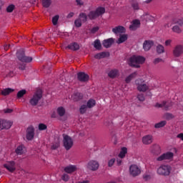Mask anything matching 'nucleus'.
<instances>
[{
  "mask_svg": "<svg viewBox=\"0 0 183 183\" xmlns=\"http://www.w3.org/2000/svg\"><path fill=\"white\" fill-rule=\"evenodd\" d=\"M145 60L144 56L133 55L129 58L128 63L129 66L139 68L140 64H144Z\"/></svg>",
  "mask_w": 183,
  "mask_h": 183,
  "instance_id": "obj_1",
  "label": "nucleus"
},
{
  "mask_svg": "<svg viewBox=\"0 0 183 183\" xmlns=\"http://www.w3.org/2000/svg\"><path fill=\"white\" fill-rule=\"evenodd\" d=\"M105 14V8L104 7H97L95 11H89L88 18L91 21L96 20L99 18V16Z\"/></svg>",
  "mask_w": 183,
  "mask_h": 183,
  "instance_id": "obj_2",
  "label": "nucleus"
},
{
  "mask_svg": "<svg viewBox=\"0 0 183 183\" xmlns=\"http://www.w3.org/2000/svg\"><path fill=\"white\" fill-rule=\"evenodd\" d=\"M62 137L63 147H64L66 150L69 151L72 147H74V139H71L69 135L65 134H62Z\"/></svg>",
  "mask_w": 183,
  "mask_h": 183,
  "instance_id": "obj_3",
  "label": "nucleus"
},
{
  "mask_svg": "<svg viewBox=\"0 0 183 183\" xmlns=\"http://www.w3.org/2000/svg\"><path fill=\"white\" fill-rule=\"evenodd\" d=\"M42 98V92L41 89H38L34 95H33L32 98L30 99V104L32 107H36L39 101Z\"/></svg>",
  "mask_w": 183,
  "mask_h": 183,
  "instance_id": "obj_4",
  "label": "nucleus"
},
{
  "mask_svg": "<svg viewBox=\"0 0 183 183\" xmlns=\"http://www.w3.org/2000/svg\"><path fill=\"white\" fill-rule=\"evenodd\" d=\"M17 57L19 61L24 63H30L33 61L31 56H27L25 55L24 49H20L17 51Z\"/></svg>",
  "mask_w": 183,
  "mask_h": 183,
  "instance_id": "obj_5",
  "label": "nucleus"
},
{
  "mask_svg": "<svg viewBox=\"0 0 183 183\" xmlns=\"http://www.w3.org/2000/svg\"><path fill=\"white\" fill-rule=\"evenodd\" d=\"M135 84L137 86V90L139 92H146L149 89V87L144 84V81L142 79H136Z\"/></svg>",
  "mask_w": 183,
  "mask_h": 183,
  "instance_id": "obj_6",
  "label": "nucleus"
},
{
  "mask_svg": "<svg viewBox=\"0 0 183 183\" xmlns=\"http://www.w3.org/2000/svg\"><path fill=\"white\" fill-rule=\"evenodd\" d=\"M171 172L170 166L162 165L157 169V173L162 176H169Z\"/></svg>",
  "mask_w": 183,
  "mask_h": 183,
  "instance_id": "obj_7",
  "label": "nucleus"
},
{
  "mask_svg": "<svg viewBox=\"0 0 183 183\" xmlns=\"http://www.w3.org/2000/svg\"><path fill=\"white\" fill-rule=\"evenodd\" d=\"M172 54H173V56L176 58H179L182 56V55L183 54V45L182 44L176 45L175 47L173 48Z\"/></svg>",
  "mask_w": 183,
  "mask_h": 183,
  "instance_id": "obj_8",
  "label": "nucleus"
},
{
  "mask_svg": "<svg viewBox=\"0 0 183 183\" xmlns=\"http://www.w3.org/2000/svg\"><path fill=\"white\" fill-rule=\"evenodd\" d=\"M4 168L6 169L10 173H13L16 169L15 161H7L6 164H4Z\"/></svg>",
  "mask_w": 183,
  "mask_h": 183,
  "instance_id": "obj_9",
  "label": "nucleus"
},
{
  "mask_svg": "<svg viewBox=\"0 0 183 183\" xmlns=\"http://www.w3.org/2000/svg\"><path fill=\"white\" fill-rule=\"evenodd\" d=\"M129 174L133 177H137L141 174V169L135 164H132L129 167Z\"/></svg>",
  "mask_w": 183,
  "mask_h": 183,
  "instance_id": "obj_10",
  "label": "nucleus"
},
{
  "mask_svg": "<svg viewBox=\"0 0 183 183\" xmlns=\"http://www.w3.org/2000/svg\"><path fill=\"white\" fill-rule=\"evenodd\" d=\"M35 136V129L33 126H29V128L26 129V138L29 141L33 140Z\"/></svg>",
  "mask_w": 183,
  "mask_h": 183,
  "instance_id": "obj_11",
  "label": "nucleus"
},
{
  "mask_svg": "<svg viewBox=\"0 0 183 183\" xmlns=\"http://www.w3.org/2000/svg\"><path fill=\"white\" fill-rule=\"evenodd\" d=\"M174 157V153L172 152H167L161 156H159L156 160L158 162H162L164 160L171 159Z\"/></svg>",
  "mask_w": 183,
  "mask_h": 183,
  "instance_id": "obj_12",
  "label": "nucleus"
},
{
  "mask_svg": "<svg viewBox=\"0 0 183 183\" xmlns=\"http://www.w3.org/2000/svg\"><path fill=\"white\" fill-rule=\"evenodd\" d=\"M99 164L97 161L90 160L87 164V169L92 171H97L99 169Z\"/></svg>",
  "mask_w": 183,
  "mask_h": 183,
  "instance_id": "obj_13",
  "label": "nucleus"
},
{
  "mask_svg": "<svg viewBox=\"0 0 183 183\" xmlns=\"http://www.w3.org/2000/svg\"><path fill=\"white\" fill-rule=\"evenodd\" d=\"M77 79L80 82H86L89 81V75L85 72L77 73Z\"/></svg>",
  "mask_w": 183,
  "mask_h": 183,
  "instance_id": "obj_14",
  "label": "nucleus"
},
{
  "mask_svg": "<svg viewBox=\"0 0 183 183\" xmlns=\"http://www.w3.org/2000/svg\"><path fill=\"white\" fill-rule=\"evenodd\" d=\"M142 142L144 145L151 144L153 142V136L152 134L144 135L142 137Z\"/></svg>",
  "mask_w": 183,
  "mask_h": 183,
  "instance_id": "obj_15",
  "label": "nucleus"
},
{
  "mask_svg": "<svg viewBox=\"0 0 183 183\" xmlns=\"http://www.w3.org/2000/svg\"><path fill=\"white\" fill-rule=\"evenodd\" d=\"M13 124V122L8 120L1 119V130L3 129H9Z\"/></svg>",
  "mask_w": 183,
  "mask_h": 183,
  "instance_id": "obj_16",
  "label": "nucleus"
},
{
  "mask_svg": "<svg viewBox=\"0 0 183 183\" xmlns=\"http://www.w3.org/2000/svg\"><path fill=\"white\" fill-rule=\"evenodd\" d=\"M114 43V39L113 38H109L102 41V46H104L106 49H109L112 46Z\"/></svg>",
  "mask_w": 183,
  "mask_h": 183,
  "instance_id": "obj_17",
  "label": "nucleus"
},
{
  "mask_svg": "<svg viewBox=\"0 0 183 183\" xmlns=\"http://www.w3.org/2000/svg\"><path fill=\"white\" fill-rule=\"evenodd\" d=\"M154 46V42L150 40H146L143 43V49L144 51H149L152 46Z\"/></svg>",
  "mask_w": 183,
  "mask_h": 183,
  "instance_id": "obj_18",
  "label": "nucleus"
},
{
  "mask_svg": "<svg viewBox=\"0 0 183 183\" xmlns=\"http://www.w3.org/2000/svg\"><path fill=\"white\" fill-rule=\"evenodd\" d=\"M140 21L138 19L133 20L129 26L130 31H136L140 26Z\"/></svg>",
  "mask_w": 183,
  "mask_h": 183,
  "instance_id": "obj_19",
  "label": "nucleus"
},
{
  "mask_svg": "<svg viewBox=\"0 0 183 183\" xmlns=\"http://www.w3.org/2000/svg\"><path fill=\"white\" fill-rule=\"evenodd\" d=\"M77 168L76 166L74 165H69L65 167L64 172L66 174H72L74 173L76 171Z\"/></svg>",
  "mask_w": 183,
  "mask_h": 183,
  "instance_id": "obj_20",
  "label": "nucleus"
},
{
  "mask_svg": "<svg viewBox=\"0 0 183 183\" xmlns=\"http://www.w3.org/2000/svg\"><path fill=\"white\" fill-rule=\"evenodd\" d=\"M112 32L114 34H124L125 32V28L122 26H118L112 29Z\"/></svg>",
  "mask_w": 183,
  "mask_h": 183,
  "instance_id": "obj_21",
  "label": "nucleus"
},
{
  "mask_svg": "<svg viewBox=\"0 0 183 183\" xmlns=\"http://www.w3.org/2000/svg\"><path fill=\"white\" fill-rule=\"evenodd\" d=\"M119 70L117 69H112L108 73V76L112 79H114L117 76H119Z\"/></svg>",
  "mask_w": 183,
  "mask_h": 183,
  "instance_id": "obj_22",
  "label": "nucleus"
},
{
  "mask_svg": "<svg viewBox=\"0 0 183 183\" xmlns=\"http://www.w3.org/2000/svg\"><path fill=\"white\" fill-rule=\"evenodd\" d=\"M67 48L71 51H78L80 49L79 44L76 42L71 43L67 46Z\"/></svg>",
  "mask_w": 183,
  "mask_h": 183,
  "instance_id": "obj_23",
  "label": "nucleus"
},
{
  "mask_svg": "<svg viewBox=\"0 0 183 183\" xmlns=\"http://www.w3.org/2000/svg\"><path fill=\"white\" fill-rule=\"evenodd\" d=\"M72 99L74 102H79L83 98V94L79 92H74V94L71 96Z\"/></svg>",
  "mask_w": 183,
  "mask_h": 183,
  "instance_id": "obj_24",
  "label": "nucleus"
},
{
  "mask_svg": "<svg viewBox=\"0 0 183 183\" xmlns=\"http://www.w3.org/2000/svg\"><path fill=\"white\" fill-rule=\"evenodd\" d=\"M88 15H86V13L81 12L79 14L78 19L82 21L83 23H86L88 20Z\"/></svg>",
  "mask_w": 183,
  "mask_h": 183,
  "instance_id": "obj_25",
  "label": "nucleus"
},
{
  "mask_svg": "<svg viewBox=\"0 0 183 183\" xmlns=\"http://www.w3.org/2000/svg\"><path fill=\"white\" fill-rule=\"evenodd\" d=\"M15 153L18 155H21L25 153V148L23 145L18 146L17 149L15 150Z\"/></svg>",
  "mask_w": 183,
  "mask_h": 183,
  "instance_id": "obj_26",
  "label": "nucleus"
},
{
  "mask_svg": "<svg viewBox=\"0 0 183 183\" xmlns=\"http://www.w3.org/2000/svg\"><path fill=\"white\" fill-rule=\"evenodd\" d=\"M152 153L156 156L161 154V153H162L161 147H159L158 145L154 146Z\"/></svg>",
  "mask_w": 183,
  "mask_h": 183,
  "instance_id": "obj_27",
  "label": "nucleus"
},
{
  "mask_svg": "<svg viewBox=\"0 0 183 183\" xmlns=\"http://www.w3.org/2000/svg\"><path fill=\"white\" fill-rule=\"evenodd\" d=\"M137 73L136 71L130 74L129 76L126 77L125 82L127 84H129V82H131V81H132L134 78L137 76Z\"/></svg>",
  "mask_w": 183,
  "mask_h": 183,
  "instance_id": "obj_28",
  "label": "nucleus"
},
{
  "mask_svg": "<svg viewBox=\"0 0 183 183\" xmlns=\"http://www.w3.org/2000/svg\"><path fill=\"white\" fill-rule=\"evenodd\" d=\"M97 104V102L94 99H89L87 102V104H86V107L87 108H94V107Z\"/></svg>",
  "mask_w": 183,
  "mask_h": 183,
  "instance_id": "obj_29",
  "label": "nucleus"
},
{
  "mask_svg": "<svg viewBox=\"0 0 183 183\" xmlns=\"http://www.w3.org/2000/svg\"><path fill=\"white\" fill-rule=\"evenodd\" d=\"M127 39H128L127 34H122L119 36L117 44H121L124 43L125 41H127Z\"/></svg>",
  "mask_w": 183,
  "mask_h": 183,
  "instance_id": "obj_30",
  "label": "nucleus"
},
{
  "mask_svg": "<svg viewBox=\"0 0 183 183\" xmlns=\"http://www.w3.org/2000/svg\"><path fill=\"white\" fill-rule=\"evenodd\" d=\"M127 154V147H122L120 153L119 154L118 157L119 159H124L125 154Z\"/></svg>",
  "mask_w": 183,
  "mask_h": 183,
  "instance_id": "obj_31",
  "label": "nucleus"
},
{
  "mask_svg": "<svg viewBox=\"0 0 183 183\" xmlns=\"http://www.w3.org/2000/svg\"><path fill=\"white\" fill-rule=\"evenodd\" d=\"M172 24H174V25L176 24L179 26H183V18H178V19H173Z\"/></svg>",
  "mask_w": 183,
  "mask_h": 183,
  "instance_id": "obj_32",
  "label": "nucleus"
},
{
  "mask_svg": "<svg viewBox=\"0 0 183 183\" xmlns=\"http://www.w3.org/2000/svg\"><path fill=\"white\" fill-rule=\"evenodd\" d=\"M41 4L44 8L48 9L52 4V0H42Z\"/></svg>",
  "mask_w": 183,
  "mask_h": 183,
  "instance_id": "obj_33",
  "label": "nucleus"
},
{
  "mask_svg": "<svg viewBox=\"0 0 183 183\" xmlns=\"http://www.w3.org/2000/svg\"><path fill=\"white\" fill-rule=\"evenodd\" d=\"M164 109L165 111H169L171 108H172L173 104L172 102H168L166 101H164Z\"/></svg>",
  "mask_w": 183,
  "mask_h": 183,
  "instance_id": "obj_34",
  "label": "nucleus"
},
{
  "mask_svg": "<svg viewBox=\"0 0 183 183\" xmlns=\"http://www.w3.org/2000/svg\"><path fill=\"white\" fill-rule=\"evenodd\" d=\"M56 112H57V114H59V116L60 117H62L65 114V109L63 107H60L57 108Z\"/></svg>",
  "mask_w": 183,
  "mask_h": 183,
  "instance_id": "obj_35",
  "label": "nucleus"
},
{
  "mask_svg": "<svg viewBox=\"0 0 183 183\" xmlns=\"http://www.w3.org/2000/svg\"><path fill=\"white\" fill-rule=\"evenodd\" d=\"M167 122L164 120L161 121L160 122L154 124V128L159 129V128H163L165 125H167Z\"/></svg>",
  "mask_w": 183,
  "mask_h": 183,
  "instance_id": "obj_36",
  "label": "nucleus"
},
{
  "mask_svg": "<svg viewBox=\"0 0 183 183\" xmlns=\"http://www.w3.org/2000/svg\"><path fill=\"white\" fill-rule=\"evenodd\" d=\"M14 92V89H10V88H8V89H4V90H2L1 92V94L4 97L7 96V95H9L10 93L13 92Z\"/></svg>",
  "mask_w": 183,
  "mask_h": 183,
  "instance_id": "obj_37",
  "label": "nucleus"
},
{
  "mask_svg": "<svg viewBox=\"0 0 183 183\" xmlns=\"http://www.w3.org/2000/svg\"><path fill=\"white\" fill-rule=\"evenodd\" d=\"M181 27L182 26H179L178 25H175L174 26L172 27V30L173 32H175V33L179 34L182 31Z\"/></svg>",
  "mask_w": 183,
  "mask_h": 183,
  "instance_id": "obj_38",
  "label": "nucleus"
},
{
  "mask_svg": "<svg viewBox=\"0 0 183 183\" xmlns=\"http://www.w3.org/2000/svg\"><path fill=\"white\" fill-rule=\"evenodd\" d=\"M94 46L97 50H100L102 48V45L101 44L99 39H96L94 41Z\"/></svg>",
  "mask_w": 183,
  "mask_h": 183,
  "instance_id": "obj_39",
  "label": "nucleus"
},
{
  "mask_svg": "<svg viewBox=\"0 0 183 183\" xmlns=\"http://www.w3.org/2000/svg\"><path fill=\"white\" fill-rule=\"evenodd\" d=\"M156 51L159 54H163L164 52V47L162 44H159L157 47H156Z\"/></svg>",
  "mask_w": 183,
  "mask_h": 183,
  "instance_id": "obj_40",
  "label": "nucleus"
},
{
  "mask_svg": "<svg viewBox=\"0 0 183 183\" xmlns=\"http://www.w3.org/2000/svg\"><path fill=\"white\" fill-rule=\"evenodd\" d=\"M132 8L134 11H139V4L138 1H132Z\"/></svg>",
  "mask_w": 183,
  "mask_h": 183,
  "instance_id": "obj_41",
  "label": "nucleus"
},
{
  "mask_svg": "<svg viewBox=\"0 0 183 183\" xmlns=\"http://www.w3.org/2000/svg\"><path fill=\"white\" fill-rule=\"evenodd\" d=\"M26 89H21L19 91L17 94V98L18 99H21L25 94H26Z\"/></svg>",
  "mask_w": 183,
  "mask_h": 183,
  "instance_id": "obj_42",
  "label": "nucleus"
},
{
  "mask_svg": "<svg viewBox=\"0 0 183 183\" xmlns=\"http://www.w3.org/2000/svg\"><path fill=\"white\" fill-rule=\"evenodd\" d=\"M88 107L86 104H82L79 108V112L81 114H84L86 112Z\"/></svg>",
  "mask_w": 183,
  "mask_h": 183,
  "instance_id": "obj_43",
  "label": "nucleus"
},
{
  "mask_svg": "<svg viewBox=\"0 0 183 183\" xmlns=\"http://www.w3.org/2000/svg\"><path fill=\"white\" fill-rule=\"evenodd\" d=\"M14 10H15V5L14 4H10L9 6H8V7L6 8V11L8 13H11Z\"/></svg>",
  "mask_w": 183,
  "mask_h": 183,
  "instance_id": "obj_44",
  "label": "nucleus"
},
{
  "mask_svg": "<svg viewBox=\"0 0 183 183\" xmlns=\"http://www.w3.org/2000/svg\"><path fill=\"white\" fill-rule=\"evenodd\" d=\"M164 118L167 119V120H170V119H172L174 118V114H170V113H166L164 114Z\"/></svg>",
  "mask_w": 183,
  "mask_h": 183,
  "instance_id": "obj_45",
  "label": "nucleus"
},
{
  "mask_svg": "<svg viewBox=\"0 0 183 183\" xmlns=\"http://www.w3.org/2000/svg\"><path fill=\"white\" fill-rule=\"evenodd\" d=\"M38 129L39 131H45L47 129V126L44 124H39L38 126Z\"/></svg>",
  "mask_w": 183,
  "mask_h": 183,
  "instance_id": "obj_46",
  "label": "nucleus"
},
{
  "mask_svg": "<svg viewBox=\"0 0 183 183\" xmlns=\"http://www.w3.org/2000/svg\"><path fill=\"white\" fill-rule=\"evenodd\" d=\"M82 21H81V19H76V21H74V25H76V26L77 28H80L82 26Z\"/></svg>",
  "mask_w": 183,
  "mask_h": 183,
  "instance_id": "obj_47",
  "label": "nucleus"
},
{
  "mask_svg": "<svg viewBox=\"0 0 183 183\" xmlns=\"http://www.w3.org/2000/svg\"><path fill=\"white\" fill-rule=\"evenodd\" d=\"M59 19V16L58 15L53 17V19H51V22L53 23V25H57Z\"/></svg>",
  "mask_w": 183,
  "mask_h": 183,
  "instance_id": "obj_48",
  "label": "nucleus"
},
{
  "mask_svg": "<svg viewBox=\"0 0 183 183\" xmlns=\"http://www.w3.org/2000/svg\"><path fill=\"white\" fill-rule=\"evenodd\" d=\"M137 99L139 102H144L145 101L144 94H138Z\"/></svg>",
  "mask_w": 183,
  "mask_h": 183,
  "instance_id": "obj_49",
  "label": "nucleus"
},
{
  "mask_svg": "<svg viewBox=\"0 0 183 183\" xmlns=\"http://www.w3.org/2000/svg\"><path fill=\"white\" fill-rule=\"evenodd\" d=\"M101 59H104L105 57H109L110 54L109 52H102L99 53Z\"/></svg>",
  "mask_w": 183,
  "mask_h": 183,
  "instance_id": "obj_50",
  "label": "nucleus"
},
{
  "mask_svg": "<svg viewBox=\"0 0 183 183\" xmlns=\"http://www.w3.org/2000/svg\"><path fill=\"white\" fill-rule=\"evenodd\" d=\"M61 179L66 182L69 180V176L66 174H63L61 176Z\"/></svg>",
  "mask_w": 183,
  "mask_h": 183,
  "instance_id": "obj_51",
  "label": "nucleus"
},
{
  "mask_svg": "<svg viewBox=\"0 0 183 183\" xmlns=\"http://www.w3.org/2000/svg\"><path fill=\"white\" fill-rule=\"evenodd\" d=\"M163 61H164V60L162 59L157 58V59H154L153 63H154V65H157L159 63H161V62H163Z\"/></svg>",
  "mask_w": 183,
  "mask_h": 183,
  "instance_id": "obj_52",
  "label": "nucleus"
},
{
  "mask_svg": "<svg viewBox=\"0 0 183 183\" xmlns=\"http://www.w3.org/2000/svg\"><path fill=\"white\" fill-rule=\"evenodd\" d=\"M99 30V26H96V27L92 28L91 30H90V31H91V34H95V33H97Z\"/></svg>",
  "mask_w": 183,
  "mask_h": 183,
  "instance_id": "obj_53",
  "label": "nucleus"
},
{
  "mask_svg": "<svg viewBox=\"0 0 183 183\" xmlns=\"http://www.w3.org/2000/svg\"><path fill=\"white\" fill-rule=\"evenodd\" d=\"M116 159L114 158L112 159L111 160H109L108 162V167H112L113 164L115 163Z\"/></svg>",
  "mask_w": 183,
  "mask_h": 183,
  "instance_id": "obj_54",
  "label": "nucleus"
},
{
  "mask_svg": "<svg viewBox=\"0 0 183 183\" xmlns=\"http://www.w3.org/2000/svg\"><path fill=\"white\" fill-rule=\"evenodd\" d=\"M165 104L164 101L162 102V104H155V108H164V105Z\"/></svg>",
  "mask_w": 183,
  "mask_h": 183,
  "instance_id": "obj_55",
  "label": "nucleus"
},
{
  "mask_svg": "<svg viewBox=\"0 0 183 183\" xmlns=\"http://www.w3.org/2000/svg\"><path fill=\"white\" fill-rule=\"evenodd\" d=\"M77 6H81L84 5V1L82 0H76Z\"/></svg>",
  "mask_w": 183,
  "mask_h": 183,
  "instance_id": "obj_56",
  "label": "nucleus"
},
{
  "mask_svg": "<svg viewBox=\"0 0 183 183\" xmlns=\"http://www.w3.org/2000/svg\"><path fill=\"white\" fill-rule=\"evenodd\" d=\"M143 179L146 181L151 179V176L149 174H144Z\"/></svg>",
  "mask_w": 183,
  "mask_h": 183,
  "instance_id": "obj_57",
  "label": "nucleus"
},
{
  "mask_svg": "<svg viewBox=\"0 0 183 183\" xmlns=\"http://www.w3.org/2000/svg\"><path fill=\"white\" fill-rule=\"evenodd\" d=\"M172 42V40L171 39H167L165 41V46H169L171 45V43Z\"/></svg>",
  "mask_w": 183,
  "mask_h": 183,
  "instance_id": "obj_58",
  "label": "nucleus"
},
{
  "mask_svg": "<svg viewBox=\"0 0 183 183\" xmlns=\"http://www.w3.org/2000/svg\"><path fill=\"white\" fill-rule=\"evenodd\" d=\"M26 68V66H25V64H21L19 67V69L21 70V71H24L25 69Z\"/></svg>",
  "mask_w": 183,
  "mask_h": 183,
  "instance_id": "obj_59",
  "label": "nucleus"
},
{
  "mask_svg": "<svg viewBox=\"0 0 183 183\" xmlns=\"http://www.w3.org/2000/svg\"><path fill=\"white\" fill-rule=\"evenodd\" d=\"M74 16V12H70L68 14L66 18L67 19H71V17H73Z\"/></svg>",
  "mask_w": 183,
  "mask_h": 183,
  "instance_id": "obj_60",
  "label": "nucleus"
},
{
  "mask_svg": "<svg viewBox=\"0 0 183 183\" xmlns=\"http://www.w3.org/2000/svg\"><path fill=\"white\" fill-rule=\"evenodd\" d=\"M51 149H56L57 148H59V144H54L53 146L51 147Z\"/></svg>",
  "mask_w": 183,
  "mask_h": 183,
  "instance_id": "obj_61",
  "label": "nucleus"
},
{
  "mask_svg": "<svg viewBox=\"0 0 183 183\" xmlns=\"http://www.w3.org/2000/svg\"><path fill=\"white\" fill-rule=\"evenodd\" d=\"M117 165H118V166H121V165H122V158L117 159Z\"/></svg>",
  "mask_w": 183,
  "mask_h": 183,
  "instance_id": "obj_62",
  "label": "nucleus"
},
{
  "mask_svg": "<svg viewBox=\"0 0 183 183\" xmlns=\"http://www.w3.org/2000/svg\"><path fill=\"white\" fill-rule=\"evenodd\" d=\"M177 137L181 139L183 141V133L177 134Z\"/></svg>",
  "mask_w": 183,
  "mask_h": 183,
  "instance_id": "obj_63",
  "label": "nucleus"
},
{
  "mask_svg": "<svg viewBox=\"0 0 183 183\" xmlns=\"http://www.w3.org/2000/svg\"><path fill=\"white\" fill-rule=\"evenodd\" d=\"M76 183H89V181L85 180V181H83V182H77Z\"/></svg>",
  "mask_w": 183,
  "mask_h": 183,
  "instance_id": "obj_64",
  "label": "nucleus"
}]
</instances>
